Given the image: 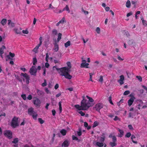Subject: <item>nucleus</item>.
<instances>
[{
	"label": "nucleus",
	"instance_id": "obj_60",
	"mask_svg": "<svg viewBox=\"0 0 147 147\" xmlns=\"http://www.w3.org/2000/svg\"><path fill=\"white\" fill-rule=\"evenodd\" d=\"M52 112L53 115V116H55L56 113L55 110V109H53L52 110Z\"/></svg>",
	"mask_w": 147,
	"mask_h": 147
},
{
	"label": "nucleus",
	"instance_id": "obj_25",
	"mask_svg": "<svg viewBox=\"0 0 147 147\" xmlns=\"http://www.w3.org/2000/svg\"><path fill=\"white\" fill-rule=\"evenodd\" d=\"M64 10L67 11L68 12V13L70 12V11L67 5H66L65 7L63 9L62 11H63Z\"/></svg>",
	"mask_w": 147,
	"mask_h": 147
},
{
	"label": "nucleus",
	"instance_id": "obj_36",
	"mask_svg": "<svg viewBox=\"0 0 147 147\" xmlns=\"http://www.w3.org/2000/svg\"><path fill=\"white\" fill-rule=\"evenodd\" d=\"M33 117V118L34 119L36 120L37 118V114L35 113V114H33L32 115Z\"/></svg>",
	"mask_w": 147,
	"mask_h": 147
},
{
	"label": "nucleus",
	"instance_id": "obj_21",
	"mask_svg": "<svg viewBox=\"0 0 147 147\" xmlns=\"http://www.w3.org/2000/svg\"><path fill=\"white\" fill-rule=\"evenodd\" d=\"M52 33L53 35L55 36L57 34V31L56 30L54 29L52 30Z\"/></svg>",
	"mask_w": 147,
	"mask_h": 147
},
{
	"label": "nucleus",
	"instance_id": "obj_58",
	"mask_svg": "<svg viewBox=\"0 0 147 147\" xmlns=\"http://www.w3.org/2000/svg\"><path fill=\"white\" fill-rule=\"evenodd\" d=\"M22 32L24 34H28V32L27 30H23L22 31Z\"/></svg>",
	"mask_w": 147,
	"mask_h": 147
},
{
	"label": "nucleus",
	"instance_id": "obj_22",
	"mask_svg": "<svg viewBox=\"0 0 147 147\" xmlns=\"http://www.w3.org/2000/svg\"><path fill=\"white\" fill-rule=\"evenodd\" d=\"M66 131L65 129H63L60 131V133L62 134L63 136H65L66 134Z\"/></svg>",
	"mask_w": 147,
	"mask_h": 147
},
{
	"label": "nucleus",
	"instance_id": "obj_42",
	"mask_svg": "<svg viewBox=\"0 0 147 147\" xmlns=\"http://www.w3.org/2000/svg\"><path fill=\"white\" fill-rule=\"evenodd\" d=\"M96 31L98 34H99L100 33V29L99 27H97Z\"/></svg>",
	"mask_w": 147,
	"mask_h": 147
},
{
	"label": "nucleus",
	"instance_id": "obj_62",
	"mask_svg": "<svg viewBox=\"0 0 147 147\" xmlns=\"http://www.w3.org/2000/svg\"><path fill=\"white\" fill-rule=\"evenodd\" d=\"M32 98V96L31 95H29L27 97V99L29 100H31Z\"/></svg>",
	"mask_w": 147,
	"mask_h": 147
},
{
	"label": "nucleus",
	"instance_id": "obj_38",
	"mask_svg": "<svg viewBox=\"0 0 147 147\" xmlns=\"http://www.w3.org/2000/svg\"><path fill=\"white\" fill-rule=\"evenodd\" d=\"M103 77L102 76H100V78L98 80V81L101 82L102 83L103 82Z\"/></svg>",
	"mask_w": 147,
	"mask_h": 147
},
{
	"label": "nucleus",
	"instance_id": "obj_33",
	"mask_svg": "<svg viewBox=\"0 0 147 147\" xmlns=\"http://www.w3.org/2000/svg\"><path fill=\"white\" fill-rule=\"evenodd\" d=\"M38 121L40 123V124H42L44 122V121L41 118H39L38 119Z\"/></svg>",
	"mask_w": 147,
	"mask_h": 147
},
{
	"label": "nucleus",
	"instance_id": "obj_14",
	"mask_svg": "<svg viewBox=\"0 0 147 147\" xmlns=\"http://www.w3.org/2000/svg\"><path fill=\"white\" fill-rule=\"evenodd\" d=\"M8 24L10 27L13 28L15 26V24L13 22H11V20H8Z\"/></svg>",
	"mask_w": 147,
	"mask_h": 147
},
{
	"label": "nucleus",
	"instance_id": "obj_6",
	"mask_svg": "<svg viewBox=\"0 0 147 147\" xmlns=\"http://www.w3.org/2000/svg\"><path fill=\"white\" fill-rule=\"evenodd\" d=\"M4 135L9 139H11L12 137V133L11 131L9 130H7L5 131L4 133Z\"/></svg>",
	"mask_w": 147,
	"mask_h": 147
},
{
	"label": "nucleus",
	"instance_id": "obj_24",
	"mask_svg": "<svg viewBox=\"0 0 147 147\" xmlns=\"http://www.w3.org/2000/svg\"><path fill=\"white\" fill-rule=\"evenodd\" d=\"M131 3L129 0H128L126 3V6L127 8H129L130 7Z\"/></svg>",
	"mask_w": 147,
	"mask_h": 147
},
{
	"label": "nucleus",
	"instance_id": "obj_16",
	"mask_svg": "<svg viewBox=\"0 0 147 147\" xmlns=\"http://www.w3.org/2000/svg\"><path fill=\"white\" fill-rule=\"evenodd\" d=\"M61 57V53H57L54 57V58L55 59L59 60Z\"/></svg>",
	"mask_w": 147,
	"mask_h": 147
},
{
	"label": "nucleus",
	"instance_id": "obj_39",
	"mask_svg": "<svg viewBox=\"0 0 147 147\" xmlns=\"http://www.w3.org/2000/svg\"><path fill=\"white\" fill-rule=\"evenodd\" d=\"M130 93V92L129 91L127 90V91H125L124 92V93H123V95H126Z\"/></svg>",
	"mask_w": 147,
	"mask_h": 147
},
{
	"label": "nucleus",
	"instance_id": "obj_43",
	"mask_svg": "<svg viewBox=\"0 0 147 147\" xmlns=\"http://www.w3.org/2000/svg\"><path fill=\"white\" fill-rule=\"evenodd\" d=\"M67 65L69 67L68 68V69H69L71 68V64L70 62H67Z\"/></svg>",
	"mask_w": 147,
	"mask_h": 147
},
{
	"label": "nucleus",
	"instance_id": "obj_51",
	"mask_svg": "<svg viewBox=\"0 0 147 147\" xmlns=\"http://www.w3.org/2000/svg\"><path fill=\"white\" fill-rule=\"evenodd\" d=\"M65 20V19L64 18H63L59 22V23L60 24L63 23L64 22Z\"/></svg>",
	"mask_w": 147,
	"mask_h": 147
},
{
	"label": "nucleus",
	"instance_id": "obj_31",
	"mask_svg": "<svg viewBox=\"0 0 147 147\" xmlns=\"http://www.w3.org/2000/svg\"><path fill=\"white\" fill-rule=\"evenodd\" d=\"M141 20H142V23L143 25L144 26H146L147 24L146 23V21L144 20L143 18H141Z\"/></svg>",
	"mask_w": 147,
	"mask_h": 147
},
{
	"label": "nucleus",
	"instance_id": "obj_54",
	"mask_svg": "<svg viewBox=\"0 0 147 147\" xmlns=\"http://www.w3.org/2000/svg\"><path fill=\"white\" fill-rule=\"evenodd\" d=\"M72 138L73 140H77L78 139V138L77 137H76L74 135L72 136Z\"/></svg>",
	"mask_w": 147,
	"mask_h": 147
},
{
	"label": "nucleus",
	"instance_id": "obj_9",
	"mask_svg": "<svg viewBox=\"0 0 147 147\" xmlns=\"http://www.w3.org/2000/svg\"><path fill=\"white\" fill-rule=\"evenodd\" d=\"M135 99L134 96L131 97L128 101V103L129 106H131L133 103L134 100Z\"/></svg>",
	"mask_w": 147,
	"mask_h": 147
},
{
	"label": "nucleus",
	"instance_id": "obj_28",
	"mask_svg": "<svg viewBox=\"0 0 147 147\" xmlns=\"http://www.w3.org/2000/svg\"><path fill=\"white\" fill-rule=\"evenodd\" d=\"M78 131H77V133L78 135L79 136H80L82 135V131H81V128L80 127L79 128Z\"/></svg>",
	"mask_w": 147,
	"mask_h": 147
},
{
	"label": "nucleus",
	"instance_id": "obj_35",
	"mask_svg": "<svg viewBox=\"0 0 147 147\" xmlns=\"http://www.w3.org/2000/svg\"><path fill=\"white\" fill-rule=\"evenodd\" d=\"M15 77L20 82H22V80L19 78V76L18 75H15Z\"/></svg>",
	"mask_w": 147,
	"mask_h": 147
},
{
	"label": "nucleus",
	"instance_id": "obj_61",
	"mask_svg": "<svg viewBox=\"0 0 147 147\" xmlns=\"http://www.w3.org/2000/svg\"><path fill=\"white\" fill-rule=\"evenodd\" d=\"M128 127L130 129H131V130H133V127L132 126V125H129L128 126Z\"/></svg>",
	"mask_w": 147,
	"mask_h": 147
},
{
	"label": "nucleus",
	"instance_id": "obj_5",
	"mask_svg": "<svg viewBox=\"0 0 147 147\" xmlns=\"http://www.w3.org/2000/svg\"><path fill=\"white\" fill-rule=\"evenodd\" d=\"M37 69L34 66H32L30 69L29 72L32 75L34 76L36 75V73L37 72Z\"/></svg>",
	"mask_w": 147,
	"mask_h": 147
},
{
	"label": "nucleus",
	"instance_id": "obj_12",
	"mask_svg": "<svg viewBox=\"0 0 147 147\" xmlns=\"http://www.w3.org/2000/svg\"><path fill=\"white\" fill-rule=\"evenodd\" d=\"M28 114L31 115L33 114H35V112L33 111V109L32 108H31L28 109Z\"/></svg>",
	"mask_w": 147,
	"mask_h": 147
},
{
	"label": "nucleus",
	"instance_id": "obj_44",
	"mask_svg": "<svg viewBox=\"0 0 147 147\" xmlns=\"http://www.w3.org/2000/svg\"><path fill=\"white\" fill-rule=\"evenodd\" d=\"M105 138V136L101 137H100V141L102 142H103L104 141Z\"/></svg>",
	"mask_w": 147,
	"mask_h": 147
},
{
	"label": "nucleus",
	"instance_id": "obj_7",
	"mask_svg": "<svg viewBox=\"0 0 147 147\" xmlns=\"http://www.w3.org/2000/svg\"><path fill=\"white\" fill-rule=\"evenodd\" d=\"M103 107V105L102 103H98L96 104L94 108L96 109V110L100 113V109Z\"/></svg>",
	"mask_w": 147,
	"mask_h": 147
},
{
	"label": "nucleus",
	"instance_id": "obj_29",
	"mask_svg": "<svg viewBox=\"0 0 147 147\" xmlns=\"http://www.w3.org/2000/svg\"><path fill=\"white\" fill-rule=\"evenodd\" d=\"M135 138H136V137L134 135H132L131 136V139L133 142L134 143H137V141H134L133 140V139Z\"/></svg>",
	"mask_w": 147,
	"mask_h": 147
},
{
	"label": "nucleus",
	"instance_id": "obj_46",
	"mask_svg": "<svg viewBox=\"0 0 147 147\" xmlns=\"http://www.w3.org/2000/svg\"><path fill=\"white\" fill-rule=\"evenodd\" d=\"M113 142H115L117 141V138L115 136H112Z\"/></svg>",
	"mask_w": 147,
	"mask_h": 147
},
{
	"label": "nucleus",
	"instance_id": "obj_19",
	"mask_svg": "<svg viewBox=\"0 0 147 147\" xmlns=\"http://www.w3.org/2000/svg\"><path fill=\"white\" fill-rule=\"evenodd\" d=\"M128 44L129 45H133L134 43V40L132 39H131L129 40L128 42Z\"/></svg>",
	"mask_w": 147,
	"mask_h": 147
},
{
	"label": "nucleus",
	"instance_id": "obj_40",
	"mask_svg": "<svg viewBox=\"0 0 147 147\" xmlns=\"http://www.w3.org/2000/svg\"><path fill=\"white\" fill-rule=\"evenodd\" d=\"M131 134L130 132H128L125 135V137L127 138H129L131 136Z\"/></svg>",
	"mask_w": 147,
	"mask_h": 147
},
{
	"label": "nucleus",
	"instance_id": "obj_10",
	"mask_svg": "<svg viewBox=\"0 0 147 147\" xmlns=\"http://www.w3.org/2000/svg\"><path fill=\"white\" fill-rule=\"evenodd\" d=\"M33 103L36 106H38L40 104L41 102L39 99L36 98V100H34Z\"/></svg>",
	"mask_w": 147,
	"mask_h": 147
},
{
	"label": "nucleus",
	"instance_id": "obj_4",
	"mask_svg": "<svg viewBox=\"0 0 147 147\" xmlns=\"http://www.w3.org/2000/svg\"><path fill=\"white\" fill-rule=\"evenodd\" d=\"M21 76H22L26 80V83L27 84H28L29 83L30 77L26 73L24 74L21 73L20 74Z\"/></svg>",
	"mask_w": 147,
	"mask_h": 147
},
{
	"label": "nucleus",
	"instance_id": "obj_1",
	"mask_svg": "<svg viewBox=\"0 0 147 147\" xmlns=\"http://www.w3.org/2000/svg\"><path fill=\"white\" fill-rule=\"evenodd\" d=\"M94 104L91 103L88 100L84 98L81 101V105H77L74 107L79 110H86L90 107H92Z\"/></svg>",
	"mask_w": 147,
	"mask_h": 147
},
{
	"label": "nucleus",
	"instance_id": "obj_41",
	"mask_svg": "<svg viewBox=\"0 0 147 147\" xmlns=\"http://www.w3.org/2000/svg\"><path fill=\"white\" fill-rule=\"evenodd\" d=\"M136 78L138 79V80L140 81V82H142V77L140 76H136Z\"/></svg>",
	"mask_w": 147,
	"mask_h": 147
},
{
	"label": "nucleus",
	"instance_id": "obj_23",
	"mask_svg": "<svg viewBox=\"0 0 147 147\" xmlns=\"http://www.w3.org/2000/svg\"><path fill=\"white\" fill-rule=\"evenodd\" d=\"M71 45V42L69 41H68L66 43H65V48H67L70 46Z\"/></svg>",
	"mask_w": 147,
	"mask_h": 147
},
{
	"label": "nucleus",
	"instance_id": "obj_52",
	"mask_svg": "<svg viewBox=\"0 0 147 147\" xmlns=\"http://www.w3.org/2000/svg\"><path fill=\"white\" fill-rule=\"evenodd\" d=\"M38 48H37V47H35L33 49V51L35 52V53H36L37 52V51Z\"/></svg>",
	"mask_w": 147,
	"mask_h": 147
},
{
	"label": "nucleus",
	"instance_id": "obj_45",
	"mask_svg": "<svg viewBox=\"0 0 147 147\" xmlns=\"http://www.w3.org/2000/svg\"><path fill=\"white\" fill-rule=\"evenodd\" d=\"M82 11L83 12L85 15L88 14V11L84 10L83 8L82 9Z\"/></svg>",
	"mask_w": 147,
	"mask_h": 147
},
{
	"label": "nucleus",
	"instance_id": "obj_15",
	"mask_svg": "<svg viewBox=\"0 0 147 147\" xmlns=\"http://www.w3.org/2000/svg\"><path fill=\"white\" fill-rule=\"evenodd\" d=\"M117 130L119 131L120 134H119L118 136L121 137L124 135V131L123 130L119 128L117 129Z\"/></svg>",
	"mask_w": 147,
	"mask_h": 147
},
{
	"label": "nucleus",
	"instance_id": "obj_37",
	"mask_svg": "<svg viewBox=\"0 0 147 147\" xmlns=\"http://www.w3.org/2000/svg\"><path fill=\"white\" fill-rule=\"evenodd\" d=\"M99 124L97 122V121H95L94 123V124L93 125V127H94L96 126H98Z\"/></svg>",
	"mask_w": 147,
	"mask_h": 147
},
{
	"label": "nucleus",
	"instance_id": "obj_2",
	"mask_svg": "<svg viewBox=\"0 0 147 147\" xmlns=\"http://www.w3.org/2000/svg\"><path fill=\"white\" fill-rule=\"evenodd\" d=\"M59 73H61L60 75L64 76L65 78L70 80L72 77V76L70 75L69 73L70 72V70L68 69V67H64L60 68L59 69H57Z\"/></svg>",
	"mask_w": 147,
	"mask_h": 147
},
{
	"label": "nucleus",
	"instance_id": "obj_63",
	"mask_svg": "<svg viewBox=\"0 0 147 147\" xmlns=\"http://www.w3.org/2000/svg\"><path fill=\"white\" fill-rule=\"evenodd\" d=\"M132 13L131 12H130L128 13H127V17H129L131 15H132Z\"/></svg>",
	"mask_w": 147,
	"mask_h": 147
},
{
	"label": "nucleus",
	"instance_id": "obj_47",
	"mask_svg": "<svg viewBox=\"0 0 147 147\" xmlns=\"http://www.w3.org/2000/svg\"><path fill=\"white\" fill-rule=\"evenodd\" d=\"M14 30L15 31L16 33L17 34H20L21 33L20 30L17 29H14Z\"/></svg>",
	"mask_w": 147,
	"mask_h": 147
},
{
	"label": "nucleus",
	"instance_id": "obj_55",
	"mask_svg": "<svg viewBox=\"0 0 147 147\" xmlns=\"http://www.w3.org/2000/svg\"><path fill=\"white\" fill-rule=\"evenodd\" d=\"M93 74H92V73H89V75H90V79H89V80L90 81H93L92 80V75H93Z\"/></svg>",
	"mask_w": 147,
	"mask_h": 147
},
{
	"label": "nucleus",
	"instance_id": "obj_17",
	"mask_svg": "<svg viewBox=\"0 0 147 147\" xmlns=\"http://www.w3.org/2000/svg\"><path fill=\"white\" fill-rule=\"evenodd\" d=\"M54 49L55 52H57L59 49L58 45L57 43L54 44Z\"/></svg>",
	"mask_w": 147,
	"mask_h": 147
},
{
	"label": "nucleus",
	"instance_id": "obj_13",
	"mask_svg": "<svg viewBox=\"0 0 147 147\" xmlns=\"http://www.w3.org/2000/svg\"><path fill=\"white\" fill-rule=\"evenodd\" d=\"M9 55H8L7 56V57L8 58V59H10L11 60H12V59L11 58L10 56L11 57H13L15 56V55L14 53H12L11 52H9Z\"/></svg>",
	"mask_w": 147,
	"mask_h": 147
},
{
	"label": "nucleus",
	"instance_id": "obj_48",
	"mask_svg": "<svg viewBox=\"0 0 147 147\" xmlns=\"http://www.w3.org/2000/svg\"><path fill=\"white\" fill-rule=\"evenodd\" d=\"M86 65H85V63H82L81 64L80 67H85L86 68Z\"/></svg>",
	"mask_w": 147,
	"mask_h": 147
},
{
	"label": "nucleus",
	"instance_id": "obj_49",
	"mask_svg": "<svg viewBox=\"0 0 147 147\" xmlns=\"http://www.w3.org/2000/svg\"><path fill=\"white\" fill-rule=\"evenodd\" d=\"M47 85L46 80H44V82L42 84V86L44 87L46 86Z\"/></svg>",
	"mask_w": 147,
	"mask_h": 147
},
{
	"label": "nucleus",
	"instance_id": "obj_26",
	"mask_svg": "<svg viewBox=\"0 0 147 147\" xmlns=\"http://www.w3.org/2000/svg\"><path fill=\"white\" fill-rule=\"evenodd\" d=\"M62 34L59 33L58 35V37L57 39V42H58L61 38Z\"/></svg>",
	"mask_w": 147,
	"mask_h": 147
},
{
	"label": "nucleus",
	"instance_id": "obj_64",
	"mask_svg": "<svg viewBox=\"0 0 147 147\" xmlns=\"http://www.w3.org/2000/svg\"><path fill=\"white\" fill-rule=\"evenodd\" d=\"M49 66V64L47 62H46L45 63V66L47 68H48Z\"/></svg>",
	"mask_w": 147,
	"mask_h": 147
},
{
	"label": "nucleus",
	"instance_id": "obj_3",
	"mask_svg": "<svg viewBox=\"0 0 147 147\" xmlns=\"http://www.w3.org/2000/svg\"><path fill=\"white\" fill-rule=\"evenodd\" d=\"M18 118L14 116L12 119L11 122V126L12 127L15 128L19 125V124L18 123Z\"/></svg>",
	"mask_w": 147,
	"mask_h": 147
},
{
	"label": "nucleus",
	"instance_id": "obj_53",
	"mask_svg": "<svg viewBox=\"0 0 147 147\" xmlns=\"http://www.w3.org/2000/svg\"><path fill=\"white\" fill-rule=\"evenodd\" d=\"M109 101L110 102V103L112 104V105H113V102L112 101V100H111V96H110L109 97Z\"/></svg>",
	"mask_w": 147,
	"mask_h": 147
},
{
	"label": "nucleus",
	"instance_id": "obj_34",
	"mask_svg": "<svg viewBox=\"0 0 147 147\" xmlns=\"http://www.w3.org/2000/svg\"><path fill=\"white\" fill-rule=\"evenodd\" d=\"M59 109L60 111V113H61V111L62 110L61 102H59Z\"/></svg>",
	"mask_w": 147,
	"mask_h": 147
},
{
	"label": "nucleus",
	"instance_id": "obj_32",
	"mask_svg": "<svg viewBox=\"0 0 147 147\" xmlns=\"http://www.w3.org/2000/svg\"><path fill=\"white\" fill-rule=\"evenodd\" d=\"M33 65H35L37 62V59L36 57H34L33 59Z\"/></svg>",
	"mask_w": 147,
	"mask_h": 147
},
{
	"label": "nucleus",
	"instance_id": "obj_8",
	"mask_svg": "<svg viewBox=\"0 0 147 147\" xmlns=\"http://www.w3.org/2000/svg\"><path fill=\"white\" fill-rule=\"evenodd\" d=\"M120 79L118 80V82L120 83V84L121 85L124 83L123 81L124 80V77L123 75H121L120 76Z\"/></svg>",
	"mask_w": 147,
	"mask_h": 147
},
{
	"label": "nucleus",
	"instance_id": "obj_11",
	"mask_svg": "<svg viewBox=\"0 0 147 147\" xmlns=\"http://www.w3.org/2000/svg\"><path fill=\"white\" fill-rule=\"evenodd\" d=\"M69 141L67 140H65L62 143V145L64 147H67L69 146Z\"/></svg>",
	"mask_w": 147,
	"mask_h": 147
},
{
	"label": "nucleus",
	"instance_id": "obj_50",
	"mask_svg": "<svg viewBox=\"0 0 147 147\" xmlns=\"http://www.w3.org/2000/svg\"><path fill=\"white\" fill-rule=\"evenodd\" d=\"M21 97L24 100L26 99V96L25 94H22L21 95Z\"/></svg>",
	"mask_w": 147,
	"mask_h": 147
},
{
	"label": "nucleus",
	"instance_id": "obj_30",
	"mask_svg": "<svg viewBox=\"0 0 147 147\" xmlns=\"http://www.w3.org/2000/svg\"><path fill=\"white\" fill-rule=\"evenodd\" d=\"M18 139L17 138H16L14 139L13 141L12 142L14 144H16L18 142Z\"/></svg>",
	"mask_w": 147,
	"mask_h": 147
},
{
	"label": "nucleus",
	"instance_id": "obj_57",
	"mask_svg": "<svg viewBox=\"0 0 147 147\" xmlns=\"http://www.w3.org/2000/svg\"><path fill=\"white\" fill-rule=\"evenodd\" d=\"M78 113L81 114L82 116H84L85 115V113L82 111H79Z\"/></svg>",
	"mask_w": 147,
	"mask_h": 147
},
{
	"label": "nucleus",
	"instance_id": "obj_27",
	"mask_svg": "<svg viewBox=\"0 0 147 147\" xmlns=\"http://www.w3.org/2000/svg\"><path fill=\"white\" fill-rule=\"evenodd\" d=\"M109 144L112 147H113L116 146L117 145L116 143L115 142H111L109 143Z\"/></svg>",
	"mask_w": 147,
	"mask_h": 147
},
{
	"label": "nucleus",
	"instance_id": "obj_18",
	"mask_svg": "<svg viewBox=\"0 0 147 147\" xmlns=\"http://www.w3.org/2000/svg\"><path fill=\"white\" fill-rule=\"evenodd\" d=\"M7 22V20L6 19H3L1 21V24L3 26L5 25Z\"/></svg>",
	"mask_w": 147,
	"mask_h": 147
},
{
	"label": "nucleus",
	"instance_id": "obj_59",
	"mask_svg": "<svg viewBox=\"0 0 147 147\" xmlns=\"http://www.w3.org/2000/svg\"><path fill=\"white\" fill-rule=\"evenodd\" d=\"M90 102H93L94 101V100L91 97H90L89 99V100H88Z\"/></svg>",
	"mask_w": 147,
	"mask_h": 147
},
{
	"label": "nucleus",
	"instance_id": "obj_20",
	"mask_svg": "<svg viewBox=\"0 0 147 147\" xmlns=\"http://www.w3.org/2000/svg\"><path fill=\"white\" fill-rule=\"evenodd\" d=\"M96 146L100 147H102L103 145V143L102 142L100 143L99 142H97L96 143Z\"/></svg>",
	"mask_w": 147,
	"mask_h": 147
},
{
	"label": "nucleus",
	"instance_id": "obj_56",
	"mask_svg": "<svg viewBox=\"0 0 147 147\" xmlns=\"http://www.w3.org/2000/svg\"><path fill=\"white\" fill-rule=\"evenodd\" d=\"M59 60L55 59L54 60V62L55 63H59Z\"/></svg>",
	"mask_w": 147,
	"mask_h": 147
}]
</instances>
